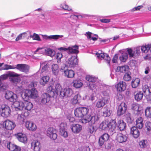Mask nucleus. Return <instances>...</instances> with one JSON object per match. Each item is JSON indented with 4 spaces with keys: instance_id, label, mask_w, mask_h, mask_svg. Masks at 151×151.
Masks as SVG:
<instances>
[{
    "instance_id": "obj_43",
    "label": "nucleus",
    "mask_w": 151,
    "mask_h": 151,
    "mask_svg": "<svg viewBox=\"0 0 151 151\" xmlns=\"http://www.w3.org/2000/svg\"><path fill=\"white\" fill-rule=\"evenodd\" d=\"M134 95L135 99L137 101L141 100L143 96V93L141 91L135 94L134 93Z\"/></svg>"
},
{
    "instance_id": "obj_52",
    "label": "nucleus",
    "mask_w": 151,
    "mask_h": 151,
    "mask_svg": "<svg viewBox=\"0 0 151 151\" xmlns=\"http://www.w3.org/2000/svg\"><path fill=\"white\" fill-rule=\"evenodd\" d=\"M146 128L147 129V134H149L151 133V122H147L145 124Z\"/></svg>"
},
{
    "instance_id": "obj_24",
    "label": "nucleus",
    "mask_w": 151,
    "mask_h": 151,
    "mask_svg": "<svg viewBox=\"0 0 151 151\" xmlns=\"http://www.w3.org/2000/svg\"><path fill=\"white\" fill-rule=\"evenodd\" d=\"M126 83L122 81H121L116 86L117 91L122 92L124 91L126 88Z\"/></svg>"
},
{
    "instance_id": "obj_1",
    "label": "nucleus",
    "mask_w": 151,
    "mask_h": 151,
    "mask_svg": "<svg viewBox=\"0 0 151 151\" xmlns=\"http://www.w3.org/2000/svg\"><path fill=\"white\" fill-rule=\"evenodd\" d=\"M21 96L24 100H28L29 99H35L38 96L37 91L34 88L31 90L24 89L21 92Z\"/></svg>"
},
{
    "instance_id": "obj_33",
    "label": "nucleus",
    "mask_w": 151,
    "mask_h": 151,
    "mask_svg": "<svg viewBox=\"0 0 151 151\" xmlns=\"http://www.w3.org/2000/svg\"><path fill=\"white\" fill-rule=\"evenodd\" d=\"M27 115H25L23 114H18L17 116V121L19 123V124H23L24 121L25 119L26 118V116Z\"/></svg>"
},
{
    "instance_id": "obj_59",
    "label": "nucleus",
    "mask_w": 151,
    "mask_h": 151,
    "mask_svg": "<svg viewBox=\"0 0 151 151\" xmlns=\"http://www.w3.org/2000/svg\"><path fill=\"white\" fill-rule=\"evenodd\" d=\"M130 73H127L125 74L124 77V79L126 81H129L131 79Z\"/></svg>"
},
{
    "instance_id": "obj_20",
    "label": "nucleus",
    "mask_w": 151,
    "mask_h": 151,
    "mask_svg": "<svg viewBox=\"0 0 151 151\" xmlns=\"http://www.w3.org/2000/svg\"><path fill=\"white\" fill-rule=\"evenodd\" d=\"M25 127L28 130L31 131H35L37 129L36 124L32 122L29 121L26 122Z\"/></svg>"
},
{
    "instance_id": "obj_32",
    "label": "nucleus",
    "mask_w": 151,
    "mask_h": 151,
    "mask_svg": "<svg viewBox=\"0 0 151 151\" xmlns=\"http://www.w3.org/2000/svg\"><path fill=\"white\" fill-rule=\"evenodd\" d=\"M73 86L76 88H81L83 85V83L80 80L76 79L74 80L72 83Z\"/></svg>"
},
{
    "instance_id": "obj_54",
    "label": "nucleus",
    "mask_w": 151,
    "mask_h": 151,
    "mask_svg": "<svg viewBox=\"0 0 151 151\" xmlns=\"http://www.w3.org/2000/svg\"><path fill=\"white\" fill-rule=\"evenodd\" d=\"M147 140H142L139 142V145L141 148H144L147 146Z\"/></svg>"
},
{
    "instance_id": "obj_41",
    "label": "nucleus",
    "mask_w": 151,
    "mask_h": 151,
    "mask_svg": "<svg viewBox=\"0 0 151 151\" xmlns=\"http://www.w3.org/2000/svg\"><path fill=\"white\" fill-rule=\"evenodd\" d=\"M49 77L48 76H45L42 77L40 80V83L41 84L44 85L48 81Z\"/></svg>"
},
{
    "instance_id": "obj_11",
    "label": "nucleus",
    "mask_w": 151,
    "mask_h": 151,
    "mask_svg": "<svg viewBox=\"0 0 151 151\" xmlns=\"http://www.w3.org/2000/svg\"><path fill=\"white\" fill-rule=\"evenodd\" d=\"M127 109V105L125 103H122L118 107L117 111V114L120 116L124 114Z\"/></svg>"
},
{
    "instance_id": "obj_60",
    "label": "nucleus",
    "mask_w": 151,
    "mask_h": 151,
    "mask_svg": "<svg viewBox=\"0 0 151 151\" xmlns=\"http://www.w3.org/2000/svg\"><path fill=\"white\" fill-rule=\"evenodd\" d=\"M126 120L128 123H132L133 120V119L131 117V114L128 113L126 115Z\"/></svg>"
},
{
    "instance_id": "obj_4",
    "label": "nucleus",
    "mask_w": 151,
    "mask_h": 151,
    "mask_svg": "<svg viewBox=\"0 0 151 151\" xmlns=\"http://www.w3.org/2000/svg\"><path fill=\"white\" fill-rule=\"evenodd\" d=\"M116 124L115 120H111L109 123L107 122H103L100 124L99 128L102 130H105L109 128L111 131L115 129L116 127Z\"/></svg>"
},
{
    "instance_id": "obj_9",
    "label": "nucleus",
    "mask_w": 151,
    "mask_h": 151,
    "mask_svg": "<svg viewBox=\"0 0 151 151\" xmlns=\"http://www.w3.org/2000/svg\"><path fill=\"white\" fill-rule=\"evenodd\" d=\"M131 109L132 112L135 115L138 116L140 115L143 112L142 109L139 107V104H132Z\"/></svg>"
},
{
    "instance_id": "obj_56",
    "label": "nucleus",
    "mask_w": 151,
    "mask_h": 151,
    "mask_svg": "<svg viewBox=\"0 0 151 151\" xmlns=\"http://www.w3.org/2000/svg\"><path fill=\"white\" fill-rule=\"evenodd\" d=\"M98 83H91L88 85V86L89 88L92 90H94L96 88L97 86L98 87Z\"/></svg>"
},
{
    "instance_id": "obj_3",
    "label": "nucleus",
    "mask_w": 151,
    "mask_h": 151,
    "mask_svg": "<svg viewBox=\"0 0 151 151\" xmlns=\"http://www.w3.org/2000/svg\"><path fill=\"white\" fill-rule=\"evenodd\" d=\"M84 118H83L80 122L83 124L88 123L89 125H93L97 124L99 122V117L97 114L91 116L88 113Z\"/></svg>"
},
{
    "instance_id": "obj_13",
    "label": "nucleus",
    "mask_w": 151,
    "mask_h": 151,
    "mask_svg": "<svg viewBox=\"0 0 151 151\" xmlns=\"http://www.w3.org/2000/svg\"><path fill=\"white\" fill-rule=\"evenodd\" d=\"M3 124L5 125L6 129L10 130L13 129L16 126L14 122L9 120L4 121L3 123Z\"/></svg>"
},
{
    "instance_id": "obj_34",
    "label": "nucleus",
    "mask_w": 151,
    "mask_h": 151,
    "mask_svg": "<svg viewBox=\"0 0 151 151\" xmlns=\"http://www.w3.org/2000/svg\"><path fill=\"white\" fill-rule=\"evenodd\" d=\"M129 70V67L127 65H124L122 66H118L116 70V72H120L124 73Z\"/></svg>"
},
{
    "instance_id": "obj_39",
    "label": "nucleus",
    "mask_w": 151,
    "mask_h": 151,
    "mask_svg": "<svg viewBox=\"0 0 151 151\" xmlns=\"http://www.w3.org/2000/svg\"><path fill=\"white\" fill-rule=\"evenodd\" d=\"M86 80L91 83L95 82L97 81V78L92 76L87 75L86 77Z\"/></svg>"
},
{
    "instance_id": "obj_58",
    "label": "nucleus",
    "mask_w": 151,
    "mask_h": 151,
    "mask_svg": "<svg viewBox=\"0 0 151 151\" xmlns=\"http://www.w3.org/2000/svg\"><path fill=\"white\" fill-rule=\"evenodd\" d=\"M90 149L88 146H83L78 148L77 151H90Z\"/></svg>"
},
{
    "instance_id": "obj_64",
    "label": "nucleus",
    "mask_w": 151,
    "mask_h": 151,
    "mask_svg": "<svg viewBox=\"0 0 151 151\" xmlns=\"http://www.w3.org/2000/svg\"><path fill=\"white\" fill-rule=\"evenodd\" d=\"M127 51L130 57H133L134 58V55L133 50H132L131 48H128L127 49Z\"/></svg>"
},
{
    "instance_id": "obj_42",
    "label": "nucleus",
    "mask_w": 151,
    "mask_h": 151,
    "mask_svg": "<svg viewBox=\"0 0 151 151\" xmlns=\"http://www.w3.org/2000/svg\"><path fill=\"white\" fill-rule=\"evenodd\" d=\"M128 58V54L127 53H123L119 57V59L122 62H126Z\"/></svg>"
},
{
    "instance_id": "obj_55",
    "label": "nucleus",
    "mask_w": 151,
    "mask_h": 151,
    "mask_svg": "<svg viewBox=\"0 0 151 151\" xmlns=\"http://www.w3.org/2000/svg\"><path fill=\"white\" fill-rule=\"evenodd\" d=\"M105 111L103 112V116L104 117L109 116L111 112V111L107 109V107H105L104 108Z\"/></svg>"
},
{
    "instance_id": "obj_50",
    "label": "nucleus",
    "mask_w": 151,
    "mask_h": 151,
    "mask_svg": "<svg viewBox=\"0 0 151 151\" xmlns=\"http://www.w3.org/2000/svg\"><path fill=\"white\" fill-rule=\"evenodd\" d=\"M134 30H133V31H136L137 35H140L143 33L145 34L149 33V32H148L146 31H145L144 29H134Z\"/></svg>"
},
{
    "instance_id": "obj_18",
    "label": "nucleus",
    "mask_w": 151,
    "mask_h": 151,
    "mask_svg": "<svg viewBox=\"0 0 151 151\" xmlns=\"http://www.w3.org/2000/svg\"><path fill=\"white\" fill-rule=\"evenodd\" d=\"M78 60L76 56H72L67 61V65L69 67H72L78 64Z\"/></svg>"
},
{
    "instance_id": "obj_29",
    "label": "nucleus",
    "mask_w": 151,
    "mask_h": 151,
    "mask_svg": "<svg viewBox=\"0 0 151 151\" xmlns=\"http://www.w3.org/2000/svg\"><path fill=\"white\" fill-rule=\"evenodd\" d=\"M143 119L141 117L138 118L136 120V127L139 129H142L144 125Z\"/></svg>"
},
{
    "instance_id": "obj_25",
    "label": "nucleus",
    "mask_w": 151,
    "mask_h": 151,
    "mask_svg": "<svg viewBox=\"0 0 151 151\" xmlns=\"http://www.w3.org/2000/svg\"><path fill=\"white\" fill-rule=\"evenodd\" d=\"M131 134L135 138H137L140 135V132L136 127L134 126L131 128Z\"/></svg>"
},
{
    "instance_id": "obj_23",
    "label": "nucleus",
    "mask_w": 151,
    "mask_h": 151,
    "mask_svg": "<svg viewBox=\"0 0 151 151\" xmlns=\"http://www.w3.org/2000/svg\"><path fill=\"white\" fill-rule=\"evenodd\" d=\"M18 76V74L14 73L11 72L7 74H4L0 76V80L2 82L3 81L9 77H14Z\"/></svg>"
},
{
    "instance_id": "obj_46",
    "label": "nucleus",
    "mask_w": 151,
    "mask_h": 151,
    "mask_svg": "<svg viewBox=\"0 0 151 151\" xmlns=\"http://www.w3.org/2000/svg\"><path fill=\"white\" fill-rule=\"evenodd\" d=\"M145 116L147 118H151V107H147L145 110Z\"/></svg>"
},
{
    "instance_id": "obj_49",
    "label": "nucleus",
    "mask_w": 151,
    "mask_h": 151,
    "mask_svg": "<svg viewBox=\"0 0 151 151\" xmlns=\"http://www.w3.org/2000/svg\"><path fill=\"white\" fill-rule=\"evenodd\" d=\"M150 45H146L142 46L140 47V49L142 52L147 53L149 51Z\"/></svg>"
},
{
    "instance_id": "obj_45",
    "label": "nucleus",
    "mask_w": 151,
    "mask_h": 151,
    "mask_svg": "<svg viewBox=\"0 0 151 151\" xmlns=\"http://www.w3.org/2000/svg\"><path fill=\"white\" fill-rule=\"evenodd\" d=\"M11 96L8 100L10 102L14 103L13 106H14V103L17 102V96L15 94L13 93V94Z\"/></svg>"
},
{
    "instance_id": "obj_37",
    "label": "nucleus",
    "mask_w": 151,
    "mask_h": 151,
    "mask_svg": "<svg viewBox=\"0 0 151 151\" xmlns=\"http://www.w3.org/2000/svg\"><path fill=\"white\" fill-rule=\"evenodd\" d=\"M97 129V128L96 126L88 124V131L91 134L95 133Z\"/></svg>"
},
{
    "instance_id": "obj_7",
    "label": "nucleus",
    "mask_w": 151,
    "mask_h": 151,
    "mask_svg": "<svg viewBox=\"0 0 151 151\" xmlns=\"http://www.w3.org/2000/svg\"><path fill=\"white\" fill-rule=\"evenodd\" d=\"M57 131L55 129L50 127L47 131V135L51 139L55 140L57 137Z\"/></svg>"
},
{
    "instance_id": "obj_48",
    "label": "nucleus",
    "mask_w": 151,
    "mask_h": 151,
    "mask_svg": "<svg viewBox=\"0 0 151 151\" xmlns=\"http://www.w3.org/2000/svg\"><path fill=\"white\" fill-rule=\"evenodd\" d=\"M140 47H138L134 49L133 50L134 55V58L139 56L140 55Z\"/></svg>"
},
{
    "instance_id": "obj_63",
    "label": "nucleus",
    "mask_w": 151,
    "mask_h": 151,
    "mask_svg": "<svg viewBox=\"0 0 151 151\" xmlns=\"http://www.w3.org/2000/svg\"><path fill=\"white\" fill-rule=\"evenodd\" d=\"M13 92L10 91H7L5 95V98L8 100L11 96L13 94Z\"/></svg>"
},
{
    "instance_id": "obj_19",
    "label": "nucleus",
    "mask_w": 151,
    "mask_h": 151,
    "mask_svg": "<svg viewBox=\"0 0 151 151\" xmlns=\"http://www.w3.org/2000/svg\"><path fill=\"white\" fill-rule=\"evenodd\" d=\"M109 137V135L107 133H105L101 136L99 140V144L100 146H102L105 143V142L108 141Z\"/></svg>"
},
{
    "instance_id": "obj_22",
    "label": "nucleus",
    "mask_w": 151,
    "mask_h": 151,
    "mask_svg": "<svg viewBox=\"0 0 151 151\" xmlns=\"http://www.w3.org/2000/svg\"><path fill=\"white\" fill-rule=\"evenodd\" d=\"M7 148L11 151H20V147L11 143L10 142L7 143Z\"/></svg>"
},
{
    "instance_id": "obj_62",
    "label": "nucleus",
    "mask_w": 151,
    "mask_h": 151,
    "mask_svg": "<svg viewBox=\"0 0 151 151\" xmlns=\"http://www.w3.org/2000/svg\"><path fill=\"white\" fill-rule=\"evenodd\" d=\"M60 134L65 138L67 137L68 136V133L65 130L60 131Z\"/></svg>"
},
{
    "instance_id": "obj_21",
    "label": "nucleus",
    "mask_w": 151,
    "mask_h": 151,
    "mask_svg": "<svg viewBox=\"0 0 151 151\" xmlns=\"http://www.w3.org/2000/svg\"><path fill=\"white\" fill-rule=\"evenodd\" d=\"M72 131L75 134L80 132L82 129V126L78 124H73L70 126Z\"/></svg>"
},
{
    "instance_id": "obj_14",
    "label": "nucleus",
    "mask_w": 151,
    "mask_h": 151,
    "mask_svg": "<svg viewBox=\"0 0 151 151\" xmlns=\"http://www.w3.org/2000/svg\"><path fill=\"white\" fill-rule=\"evenodd\" d=\"M127 136L126 134L119 132L117 134L116 139L119 142L123 143L127 141Z\"/></svg>"
},
{
    "instance_id": "obj_44",
    "label": "nucleus",
    "mask_w": 151,
    "mask_h": 151,
    "mask_svg": "<svg viewBox=\"0 0 151 151\" xmlns=\"http://www.w3.org/2000/svg\"><path fill=\"white\" fill-rule=\"evenodd\" d=\"M63 37L62 35H52L49 36H46V39H53L55 40H57L58 39L61 38Z\"/></svg>"
},
{
    "instance_id": "obj_27",
    "label": "nucleus",
    "mask_w": 151,
    "mask_h": 151,
    "mask_svg": "<svg viewBox=\"0 0 151 151\" xmlns=\"http://www.w3.org/2000/svg\"><path fill=\"white\" fill-rule=\"evenodd\" d=\"M17 138L20 142L24 144L27 143V137L24 134L21 133H18L17 135Z\"/></svg>"
},
{
    "instance_id": "obj_40",
    "label": "nucleus",
    "mask_w": 151,
    "mask_h": 151,
    "mask_svg": "<svg viewBox=\"0 0 151 151\" xmlns=\"http://www.w3.org/2000/svg\"><path fill=\"white\" fill-rule=\"evenodd\" d=\"M45 53L48 56L51 57L54 56L55 54V51L50 48H47L45 50Z\"/></svg>"
},
{
    "instance_id": "obj_28",
    "label": "nucleus",
    "mask_w": 151,
    "mask_h": 151,
    "mask_svg": "<svg viewBox=\"0 0 151 151\" xmlns=\"http://www.w3.org/2000/svg\"><path fill=\"white\" fill-rule=\"evenodd\" d=\"M107 101L104 98H102L98 100L96 104V106L98 108H101L103 107L106 104Z\"/></svg>"
},
{
    "instance_id": "obj_61",
    "label": "nucleus",
    "mask_w": 151,
    "mask_h": 151,
    "mask_svg": "<svg viewBox=\"0 0 151 151\" xmlns=\"http://www.w3.org/2000/svg\"><path fill=\"white\" fill-rule=\"evenodd\" d=\"M143 8V6L142 5H139L131 9L130 11L132 12H134L136 11H139L141 9H142Z\"/></svg>"
},
{
    "instance_id": "obj_38",
    "label": "nucleus",
    "mask_w": 151,
    "mask_h": 151,
    "mask_svg": "<svg viewBox=\"0 0 151 151\" xmlns=\"http://www.w3.org/2000/svg\"><path fill=\"white\" fill-rule=\"evenodd\" d=\"M52 69L53 73L55 76L58 75L59 72V69H58V65L57 64H54L52 65Z\"/></svg>"
},
{
    "instance_id": "obj_17",
    "label": "nucleus",
    "mask_w": 151,
    "mask_h": 151,
    "mask_svg": "<svg viewBox=\"0 0 151 151\" xmlns=\"http://www.w3.org/2000/svg\"><path fill=\"white\" fill-rule=\"evenodd\" d=\"M31 148L34 151H40L41 148L40 142L37 140H34L31 143Z\"/></svg>"
},
{
    "instance_id": "obj_8",
    "label": "nucleus",
    "mask_w": 151,
    "mask_h": 151,
    "mask_svg": "<svg viewBox=\"0 0 151 151\" xmlns=\"http://www.w3.org/2000/svg\"><path fill=\"white\" fill-rule=\"evenodd\" d=\"M73 94L72 89L70 88H65L62 90L60 96V97H70Z\"/></svg>"
},
{
    "instance_id": "obj_30",
    "label": "nucleus",
    "mask_w": 151,
    "mask_h": 151,
    "mask_svg": "<svg viewBox=\"0 0 151 151\" xmlns=\"http://www.w3.org/2000/svg\"><path fill=\"white\" fill-rule=\"evenodd\" d=\"M117 126L120 131L124 130L126 127V124L123 120H120L118 121Z\"/></svg>"
},
{
    "instance_id": "obj_53",
    "label": "nucleus",
    "mask_w": 151,
    "mask_h": 151,
    "mask_svg": "<svg viewBox=\"0 0 151 151\" xmlns=\"http://www.w3.org/2000/svg\"><path fill=\"white\" fill-rule=\"evenodd\" d=\"M18 75V76L11 77L12 78H10V81L12 83H16L20 81V79L19 78L16 77L19 76V74Z\"/></svg>"
},
{
    "instance_id": "obj_6",
    "label": "nucleus",
    "mask_w": 151,
    "mask_h": 151,
    "mask_svg": "<svg viewBox=\"0 0 151 151\" xmlns=\"http://www.w3.org/2000/svg\"><path fill=\"white\" fill-rule=\"evenodd\" d=\"M0 113L2 116L7 117L10 116L11 110L8 105L5 104H2L0 108Z\"/></svg>"
},
{
    "instance_id": "obj_36",
    "label": "nucleus",
    "mask_w": 151,
    "mask_h": 151,
    "mask_svg": "<svg viewBox=\"0 0 151 151\" xmlns=\"http://www.w3.org/2000/svg\"><path fill=\"white\" fill-rule=\"evenodd\" d=\"M140 79L138 78L133 79L132 81V86L133 88H136L137 87L140 83Z\"/></svg>"
},
{
    "instance_id": "obj_31",
    "label": "nucleus",
    "mask_w": 151,
    "mask_h": 151,
    "mask_svg": "<svg viewBox=\"0 0 151 151\" xmlns=\"http://www.w3.org/2000/svg\"><path fill=\"white\" fill-rule=\"evenodd\" d=\"M64 74L65 76L69 78H72L74 77L75 75V73L72 70H65L64 71Z\"/></svg>"
},
{
    "instance_id": "obj_10",
    "label": "nucleus",
    "mask_w": 151,
    "mask_h": 151,
    "mask_svg": "<svg viewBox=\"0 0 151 151\" xmlns=\"http://www.w3.org/2000/svg\"><path fill=\"white\" fill-rule=\"evenodd\" d=\"M100 88H102L104 90L102 91V94L103 95L104 97L103 98L104 99L106 100L107 101L109 99V95L110 93V90L107 86H104L103 85H101Z\"/></svg>"
},
{
    "instance_id": "obj_12",
    "label": "nucleus",
    "mask_w": 151,
    "mask_h": 151,
    "mask_svg": "<svg viewBox=\"0 0 151 151\" xmlns=\"http://www.w3.org/2000/svg\"><path fill=\"white\" fill-rule=\"evenodd\" d=\"M15 69L27 73L29 70V66L25 64H18L15 66Z\"/></svg>"
},
{
    "instance_id": "obj_57",
    "label": "nucleus",
    "mask_w": 151,
    "mask_h": 151,
    "mask_svg": "<svg viewBox=\"0 0 151 151\" xmlns=\"http://www.w3.org/2000/svg\"><path fill=\"white\" fill-rule=\"evenodd\" d=\"M55 57L57 59L58 62L59 63L60 62V59L63 57L62 53L61 52H57L55 54Z\"/></svg>"
},
{
    "instance_id": "obj_47",
    "label": "nucleus",
    "mask_w": 151,
    "mask_h": 151,
    "mask_svg": "<svg viewBox=\"0 0 151 151\" xmlns=\"http://www.w3.org/2000/svg\"><path fill=\"white\" fill-rule=\"evenodd\" d=\"M2 135L6 138H10L11 137V133L8 130H5L2 133Z\"/></svg>"
},
{
    "instance_id": "obj_2",
    "label": "nucleus",
    "mask_w": 151,
    "mask_h": 151,
    "mask_svg": "<svg viewBox=\"0 0 151 151\" xmlns=\"http://www.w3.org/2000/svg\"><path fill=\"white\" fill-rule=\"evenodd\" d=\"M14 107L16 111L22 110L24 107L25 110L30 111L33 107V104L31 102L28 101L27 100H24V102L20 101L15 103Z\"/></svg>"
},
{
    "instance_id": "obj_5",
    "label": "nucleus",
    "mask_w": 151,
    "mask_h": 151,
    "mask_svg": "<svg viewBox=\"0 0 151 151\" xmlns=\"http://www.w3.org/2000/svg\"><path fill=\"white\" fill-rule=\"evenodd\" d=\"M89 113V109L86 107L76 108L74 111L75 116L77 117L83 118L85 117Z\"/></svg>"
},
{
    "instance_id": "obj_51",
    "label": "nucleus",
    "mask_w": 151,
    "mask_h": 151,
    "mask_svg": "<svg viewBox=\"0 0 151 151\" xmlns=\"http://www.w3.org/2000/svg\"><path fill=\"white\" fill-rule=\"evenodd\" d=\"M2 82L0 80V91H3L6 90L8 87V85L6 84H2Z\"/></svg>"
},
{
    "instance_id": "obj_15",
    "label": "nucleus",
    "mask_w": 151,
    "mask_h": 151,
    "mask_svg": "<svg viewBox=\"0 0 151 151\" xmlns=\"http://www.w3.org/2000/svg\"><path fill=\"white\" fill-rule=\"evenodd\" d=\"M50 96L49 94L44 93L41 96V97L40 99L41 104H46L50 101Z\"/></svg>"
},
{
    "instance_id": "obj_35",
    "label": "nucleus",
    "mask_w": 151,
    "mask_h": 151,
    "mask_svg": "<svg viewBox=\"0 0 151 151\" xmlns=\"http://www.w3.org/2000/svg\"><path fill=\"white\" fill-rule=\"evenodd\" d=\"M40 63V68L41 69L42 72L47 70L49 67V64L47 61L41 62Z\"/></svg>"
},
{
    "instance_id": "obj_26",
    "label": "nucleus",
    "mask_w": 151,
    "mask_h": 151,
    "mask_svg": "<svg viewBox=\"0 0 151 151\" xmlns=\"http://www.w3.org/2000/svg\"><path fill=\"white\" fill-rule=\"evenodd\" d=\"M78 47L75 45L68 47V52L69 54H78L79 52Z\"/></svg>"
},
{
    "instance_id": "obj_16",
    "label": "nucleus",
    "mask_w": 151,
    "mask_h": 151,
    "mask_svg": "<svg viewBox=\"0 0 151 151\" xmlns=\"http://www.w3.org/2000/svg\"><path fill=\"white\" fill-rule=\"evenodd\" d=\"M55 89H52V87L51 86L47 88V90L50 92H54L55 91L57 94H60V92L62 90L61 86L59 83H56L55 85Z\"/></svg>"
}]
</instances>
